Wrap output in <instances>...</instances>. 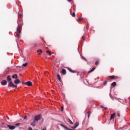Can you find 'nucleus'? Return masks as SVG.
<instances>
[{
    "label": "nucleus",
    "instance_id": "cd10ccee",
    "mask_svg": "<svg viewBox=\"0 0 130 130\" xmlns=\"http://www.w3.org/2000/svg\"><path fill=\"white\" fill-rule=\"evenodd\" d=\"M106 84H107V81H105L104 82V85H106Z\"/></svg>",
    "mask_w": 130,
    "mask_h": 130
},
{
    "label": "nucleus",
    "instance_id": "a878e982",
    "mask_svg": "<svg viewBox=\"0 0 130 130\" xmlns=\"http://www.w3.org/2000/svg\"><path fill=\"white\" fill-rule=\"evenodd\" d=\"M82 20V18L81 17H79L78 19H77V21H81Z\"/></svg>",
    "mask_w": 130,
    "mask_h": 130
},
{
    "label": "nucleus",
    "instance_id": "1a4fd4ad",
    "mask_svg": "<svg viewBox=\"0 0 130 130\" xmlns=\"http://www.w3.org/2000/svg\"><path fill=\"white\" fill-rule=\"evenodd\" d=\"M66 69H67V70H68V71H69V72H70V73H76V71H73L71 68H70L69 67L66 68Z\"/></svg>",
    "mask_w": 130,
    "mask_h": 130
},
{
    "label": "nucleus",
    "instance_id": "473e14b6",
    "mask_svg": "<svg viewBox=\"0 0 130 130\" xmlns=\"http://www.w3.org/2000/svg\"><path fill=\"white\" fill-rule=\"evenodd\" d=\"M27 119V116H25L24 117V119Z\"/></svg>",
    "mask_w": 130,
    "mask_h": 130
},
{
    "label": "nucleus",
    "instance_id": "0eeeda50",
    "mask_svg": "<svg viewBox=\"0 0 130 130\" xmlns=\"http://www.w3.org/2000/svg\"><path fill=\"white\" fill-rule=\"evenodd\" d=\"M7 84H8V82L6 80H3L1 82V84L2 85V86H6Z\"/></svg>",
    "mask_w": 130,
    "mask_h": 130
},
{
    "label": "nucleus",
    "instance_id": "2eb2a0df",
    "mask_svg": "<svg viewBox=\"0 0 130 130\" xmlns=\"http://www.w3.org/2000/svg\"><path fill=\"white\" fill-rule=\"evenodd\" d=\"M12 78L13 79H17L18 76L17 75V74L13 75L12 76Z\"/></svg>",
    "mask_w": 130,
    "mask_h": 130
},
{
    "label": "nucleus",
    "instance_id": "c9c22d12",
    "mask_svg": "<svg viewBox=\"0 0 130 130\" xmlns=\"http://www.w3.org/2000/svg\"><path fill=\"white\" fill-rule=\"evenodd\" d=\"M19 76H22V74H20Z\"/></svg>",
    "mask_w": 130,
    "mask_h": 130
},
{
    "label": "nucleus",
    "instance_id": "4468645a",
    "mask_svg": "<svg viewBox=\"0 0 130 130\" xmlns=\"http://www.w3.org/2000/svg\"><path fill=\"white\" fill-rule=\"evenodd\" d=\"M57 78L58 79V80L59 81V82H61V78H60V76L59 75V74H58L57 75Z\"/></svg>",
    "mask_w": 130,
    "mask_h": 130
},
{
    "label": "nucleus",
    "instance_id": "bb28decb",
    "mask_svg": "<svg viewBox=\"0 0 130 130\" xmlns=\"http://www.w3.org/2000/svg\"><path fill=\"white\" fill-rule=\"evenodd\" d=\"M117 116L118 117H120V114L119 113V112H117Z\"/></svg>",
    "mask_w": 130,
    "mask_h": 130
},
{
    "label": "nucleus",
    "instance_id": "ddd939ff",
    "mask_svg": "<svg viewBox=\"0 0 130 130\" xmlns=\"http://www.w3.org/2000/svg\"><path fill=\"white\" fill-rule=\"evenodd\" d=\"M95 70H96V68H92L90 71H89L88 72V74H90L91 73H92V72H94V71H95Z\"/></svg>",
    "mask_w": 130,
    "mask_h": 130
},
{
    "label": "nucleus",
    "instance_id": "6e6552de",
    "mask_svg": "<svg viewBox=\"0 0 130 130\" xmlns=\"http://www.w3.org/2000/svg\"><path fill=\"white\" fill-rule=\"evenodd\" d=\"M115 117V113H113L111 114V117L110 118V120H112L113 119H114Z\"/></svg>",
    "mask_w": 130,
    "mask_h": 130
},
{
    "label": "nucleus",
    "instance_id": "72a5a7b5",
    "mask_svg": "<svg viewBox=\"0 0 130 130\" xmlns=\"http://www.w3.org/2000/svg\"><path fill=\"white\" fill-rule=\"evenodd\" d=\"M83 57V58H84L85 60H87V59L86 58H85L84 57Z\"/></svg>",
    "mask_w": 130,
    "mask_h": 130
},
{
    "label": "nucleus",
    "instance_id": "412c9836",
    "mask_svg": "<svg viewBox=\"0 0 130 130\" xmlns=\"http://www.w3.org/2000/svg\"><path fill=\"white\" fill-rule=\"evenodd\" d=\"M46 53H48L49 55H51V52L50 51H47Z\"/></svg>",
    "mask_w": 130,
    "mask_h": 130
},
{
    "label": "nucleus",
    "instance_id": "9d476101",
    "mask_svg": "<svg viewBox=\"0 0 130 130\" xmlns=\"http://www.w3.org/2000/svg\"><path fill=\"white\" fill-rule=\"evenodd\" d=\"M61 74H63V75H66L67 74V71H66V69H62Z\"/></svg>",
    "mask_w": 130,
    "mask_h": 130
},
{
    "label": "nucleus",
    "instance_id": "2f4dec72",
    "mask_svg": "<svg viewBox=\"0 0 130 130\" xmlns=\"http://www.w3.org/2000/svg\"><path fill=\"white\" fill-rule=\"evenodd\" d=\"M82 39H83V40H85V37L84 36L82 37Z\"/></svg>",
    "mask_w": 130,
    "mask_h": 130
},
{
    "label": "nucleus",
    "instance_id": "f3484780",
    "mask_svg": "<svg viewBox=\"0 0 130 130\" xmlns=\"http://www.w3.org/2000/svg\"><path fill=\"white\" fill-rule=\"evenodd\" d=\"M37 52L39 54H41V53H42V50L41 49L38 50Z\"/></svg>",
    "mask_w": 130,
    "mask_h": 130
},
{
    "label": "nucleus",
    "instance_id": "7c9ffc66",
    "mask_svg": "<svg viewBox=\"0 0 130 130\" xmlns=\"http://www.w3.org/2000/svg\"><path fill=\"white\" fill-rule=\"evenodd\" d=\"M72 128H77V127L75 125L74 126L72 127Z\"/></svg>",
    "mask_w": 130,
    "mask_h": 130
},
{
    "label": "nucleus",
    "instance_id": "6ab92c4d",
    "mask_svg": "<svg viewBox=\"0 0 130 130\" xmlns=\"http://www.w3.org/2000/svg\"><path fill=\"white\" fill-rule=\"evenodd\" d=\"M27 66H28V62H25V63H23V64H22V66H23V67H27Z\"/></svg>",
    "mask_w": 130,
    "mask_h": 130
},
{
    "label": "nucleus",
    "instance_id": "c85d7f7f",
    "mask_svg": "<svg viewBox=\"0 0 130 130\" xmlns=\"http://www.w3.org/2000/svg\"><path fill=\"white\" fill-rule=\"evenodd\" d=\"M63 110V107L61 106V111H62Z\"/></svg>",
    "mask_w": 130,
    "mask_h": 130
},
{
    "label": "nucleus",
    "instance_id": "20e7f679",
    "mask_svg": "<svg viewBox=\"0 0 130 130\" xmlns=\"http://www.w3.org/2000/svg\"><path fill=\"white\" fill-rule=\"evenodd\" d=\"M20 125V123H17V124H15V126H12L10 125H7V127L9 128V129L13 130L15 129L17 126H19Z\"/></svg>",
    "mask_w": 130,
    "mask_h": 130
},
{
    "label": "nucleus",
    "instance_id": "a211bd4d",
    "mask_svg": "<svg viewBox=\"0 0 130 130\" xmlns=\"http://www.w3.org/2000/svg\"><path fill=\"white\" fill-rule=\"evenodd\" d=\"M61 126H62L65 129L70 130V128H68V127L66 126L65 125L63 124H61Z\"/></svg>",
    "mask_w": 130,
    "mask_h": 130
},
{
    "label": "nucleus",
    "instance_id": "f03ea898",
    "mask_svg": "<svg viewBox=\"0 0 130 130\" xmlns=\"http://www.w3.org/2000/svg\"><path fill=\"white\" fill-rule=\"evenodd\" d=\"M20 25H23V21H21V23L18 24V25L17 28V31L16 32V35L17 37H18V38H20L21 36H20V34H21V26Z\"/></svg>",
    "mask_w": 130,
    "mask_h": 130
},
{
    "label": "nucleus",
    "instance_id": "dca6fc26",
    "mask_svg": "<svg viewBox=\"0 0 130 130\" xmlns=\"http://www.w3.org/2000/svg\"><path fill=\"white\" fill-rule=\"evenodd\" d=\"M112 87H115L116 86V82H114L111 84Z\"/></svg>",
    "mask_w": 130,
    "mask_h": 130
},
{
    "label": "nucleus",
    "instance_id": "b1692460",
    "mask_svg": "<svg viewBox=\"0 0 130 130\" xmlns=\"http://www.w3.org/2000/svg\"><path fill=\"white\" fill-rule=\"evenodd\" d=\"M69 122L71 124H73V121H72V120H71V119H70V118L68 119Z\"/></svg>",
    "mask_w": 130,
    "mask_h": 130
},
{
    "label": "nucleus",
    "instance_id": "c756f323",
    "mask_svg": "<svg viewBox=\"0 0 130 130\" xmlns=\"http://www.w3.org/2000/svg\"><path fill=\"white\" fill-rule=\"evenodd\" d=\"M101 107L102 108H105V109H107V107H103V106H101Z\"/></svg>",
    "mask_w": 130,
    "mask_h": 130
},
{
    "label": "nucleus",
    "instance_id": "aec40b11",
    "mask_svg": "<svg viewBox=\"0 0 130 130\" xmlns=\"http://www.w3.org/2000/svg\"><path fill=\"white\" fill-rule=\"evenodd\" d=\"M95 66H98L99 64V60H97L95 62Z\"/></svg>",
    "mask_w": 130,
    "mask_h": 130
},
{
    "label": "nucleus",
    "instance_id": "5701e85b",
    "mask_svg": "<svg viewBox=\"0 0 130 130\" xmlns=\"http://www.w3.org/2000/svg\"><path fill=\"white\" fill-rule=\"evenodd\" d=\"M71 15L72 16V17H76V13H75V12H73Z\"/></svg>",
    "mask_w": 130,
    "mask_h": 130
},
{
    "label": "nucleus",
    "instance_id": "4be33fe9",
    "mask_svg": "<svg viewBox=\"0 0 130 130\" xmlns=\"http://www.w3.org/2000/svg\"><path fill=\"white\" fill-rule=\"evenodd\" d=\"M79 124H80L79 122H76L75 125L76 127H78L79 126Z\"/></svg>",
    "mask_w": 130,
    "mask_h": 130
},
{
    "label": "nucleus",
    "instance_id": "423d86ee",
    "mask_svg": "<svg viewBox=\"0 0 130 130\" xmlns=\"http://www.w3.org/2000/svg\"><path fill=\"white\" fill-rule=\"evenodd\" d=\"M109 78H110V79H111V80H114V79L117 80V79H118V77L115 76L114 75L111 76H109Z\"/></svg>",
    "mask_w": 130,
    "mask_h": 130
},
{
    "label": "nucleus",
    "instance_id": "39448f33",
    "mask_svg": "<svg viewBox=\"0 0 130 130\" xmlns=\"http://www.w3.org/2000/svg\"><path fill=\"white\" fill-rule=\"evenodd\" d=\"M24 85H26L27 86H28L29 87H31L32 86V82L31 81H27V82H24L23 83Z\"/></svg>",
    "mask_w": 130,
    "mask_h": 130
},
{
    "label": "nucleus",
    "instance_id": "393cba45",
    "mask_svg": "<svg viewBox=\"0 0 130 130\" xmlns=\"http://www.w3.org/2000/svg\"><path fill=\"white\" fill-rule=\"evenodd\" d=\"M90 115H91V112H88V118H89Z\"/></svg>",
    "mask_w": 130,
    "mask_h": 130
},
{
    "label": "nucleus",
    "instance_id": "f257e3e1",
    "mask_svg": "<svg viewBox=\"0 0 130 130\" xmlns=\"http://www.w3.org/2000/svg\"><path fill=\"white\" fill-rule=\"evenodd\" d=\"M7 79V81L9 82L8 83V86L9 87H12V88H17L18 87L17 85L13 84V82L11 81H12V79L10 76H8Z\"/></svg>",
    "mask_w": 130,
    "mask_h": 130
},
{
    "label": "nucleus",
    "instance_id": "7ed1b4c3",
    "mask_svg": "<svg viewBox=\"0 0 130 130\" xmlns=\"http://www.w3.org/2000/svg\"><path fill=\"white\" fill-rule=\"evenodd\" d=\"M42 118V115H38L35 117V119H34L33 121L32 122V124H36V121H39V120H40L41 118Z\"/></svg>",
    "mask_w": 130,
    "mask_h": 130
},
{
    "label": "nucleus",
    "instance_id": "f8f14e48",
    "mask_svg": "<svg viewBox=\"0 0 130 130\" xmlns=\"http://www.w3.org/2000/svg\"><path fill=\"white\" fill-rule=\"evenodd\" d=\"M95 70H96V68H92L90 71H89L88 72V74H90L91 73H92V72H94V71H95Z\"/></svg>",
    "mask_w": 130,
    "mask_h": 130
},
{
    "label": "nucleus",
    "instance_id": "f704fd0d",
    "mask_svg": "<svg viewBox=\"0 0 130 130\" xmlns=\"http://www.w3.org/2000/svg\"><path fill=\"white\" fill-rule=\"evenodd\" d=\"M69 2H72V0H69Z\"/></svg>",
    "mask_w": 130,
    "mask_h": 130
},
{
    "label": "nucleus",
    "instance_id": "9b49d317",
    "mask_svg": "<svg viewBox=\"0 0 130 130\" xmlns=\"http://www.w3.org/2000/svg\"><path fill=\"white\" fill-rule=\"evenodd\" d=\"M14 83L15 84H16V85L18 84H20V80L19 79H16L14 81Z\"/></svg>",
    "mask_w": 130,
    "mask_h": 130
}]
</instances>
